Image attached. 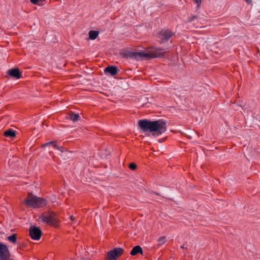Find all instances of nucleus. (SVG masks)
I'll return each instance as SVG.
<instances>
[{"instance_id":"nucleus-1","label":"nucleus","mask_w":260,"mask_h":260,"mask_svg":"<svg viewBox=\"0 0 260 260\" xmlns=\"http://www.w3.org/2000/svg\"><path fill=\"white\" fill-rule=\"evenodd\" d=\"M138 124L143 132H149L155 136L161 135L167 128L166 122L161 120L150 121L147 119H141L139 120Z\"/></svg>"},{"instance_id":"nucleus-2","label":"nucleus","mask_w":260,"mask_h":260,"mask_svg":"<svg viewBox=\"0 0 260 260\" xmlns=\"http://www.w3.org/2000/svg\"><path fill=\"white\" fill-rule=\"evenodd\" d=\"M26 205L34 208H42L47 205L46 200L37 197L31 193H29L27 198L24 200Z\"/></svg>"},{"instance_id":"nucleus-3","label":"nucleus","mask_w":260,"mask_h":260,"mask_svg":"<svg viewBox=\"0 0 260 260\" xmlns=\"http://www.w3.org/2000/svg\"><path fill=\"white\" fill-rule=\"evenodd\" d=\"M40 219L50 225L56 227L58 225V220L54 212H45L40 216Z\"/></svg>"},{"instance_id":"nucleus-4","label":"nucleus","mask_w":260,"mask_h":260,"mask_svg":"<svg viewBox=\"0 0 260 260\" xmlns=\"http://www.w3.org/2000/svg\"><path fill=\"white\" fill-rule=\"evenodd\" d=\"M145 54L146 56H145L144 58H153L165 57L166 55V52L164 49L156 48L149 52H145Z\"/></svg>"},{"instance_id":"nucleus-5","label":"nucleus","mask_w":260,"mask_h":260,"mask_svg":"<svg viewBox=\"0 0 260 260\" xmlns=\"http://www.w3.org/2000/svg\"><path fill=\"white\" fill-rule=\"evenodd\" d=\"M123 253V249L121 248H115L109 251L107 254V260H116Z\"/></svg>"},{"instance_id":"nucleus-6","label":"nucleus","mask_w":260,"mask_h":260,"mask_svg":"<svg viewBox=\"0 0 260 260\" xmlns=\"http://www.w3.org/2000/svg\"><path fill=\"white\" fill-rule=\"evenodd\" d=\"M173 32L169 29H164L157 34V37L160 39L162 43L167 42L173 36Z\"/></svg>"},{"instance_id":"nucleus-7","label":"nucleus","mask_w":260,"mask_h":260,"mask_svg":"<svg viewBox=\"0 0 260 260\" xmlns=\"http://www.w3.org/2000/svg\"><path fill=\"white\" fill-rule=\"evenodd\" d=\"M42 232L41 229L35 226H30L29 229V235L30 238L35 240H39L42 235Z\"/></svg>"},{"instance_id":"nucleus-8","label":"nucleus","mask_w":260,"mask_h":260,"mask_svg":"<svg viewBox=\"0 0 260 260\" xmlns=\"http://www.w3.org/2000/svg\"><path fill=\"white\" fill-rule=\"evenodd\" d=\"M124 56L127 58H134L138 59L139 58H144L145 56H146L145 52H133L131 51H127L124 54Z\"/></svg>"},{"instance_id":"nucleus-9","label":"nucleus","mask_w":260,"mask_h":260,"mask_svg":"<svg viewBox=\"0 0 260 260\" xmlns=\"http://www.w3.org/2000/svg\"><path fill=\"white\" fill-rule=\"evenodd\" d=\"M7 73L10 76L16 79H20L21 77V73L18 68H13L8 71Z\"/></svg>"},{"instance_id":"nucleus-10","label":"nucleus","mask_w":260,"mask_h":260,"mask_svg":"<svg viewBox=\"0 0 260 260\" xmlns=\"http://www.w3.org/2000/svg\"><path fill=\"white\" fill-rule=\"evenodd\" d=\"M49 145H52L54 148L59 150L61 152H63L65 151V148L64 147H59L56 145V141H51L45 144H44L41 145V147L43 148Z\"/></svg>"},{"instance_id":"nucleus-11","label":"nucleus","mask_w":260,"mask_h":260,"mask_svg":"<svg viewBox=\"0 0 260 260\" xmlns=\"http://www.w3.org/2000/svg\"><path fill=\"white\" fill-rule=\"evenodd\" d=\"M104 72L106 73H110L112 76H114L117 74L118 72V69L115 66H110L106 68L104 70Z\"/></svg>"},{"instance_id":"nucleus-12","label":"nucleus","mask_w":260,"mask_h":260,"mask_svg":"<svg viewBox=\"0 0 260 260\" xmlns=\"http://www.w3.org/2000/svg\"><path fill=\"white\" fill-rule=\"evenodd\" d=\"M138 253H143V249L140 246H136L134 247L130 252V254L132 255H136Z\"/></svg>"},{"instance_id":"nucleus-13","label":"nucleus","mask_w":260,"mask_h":260,"mask_svg":"<svg viewBox=\"0 0 260 260\" xmlns=\"http://www.w3.org/2000/svg\"><path fill=\"white\" fill-rule=\"evenodd\" d=\"M4 135L6 137L13 138L16 136V133L13 129H9L4 132Z\"/></svg>"},{"instance_id":"nucleus-14","label":"nucleus","mask_w":260,"mask_h":260,"mask_svg":"<svg viewBox=\"0 0 260 260\" xmlns=\"http://www.w3.org/2000/svg\"><path fill=\"white\" fill-rule=\"evenodd\" d=\"M99 32L95 30H90L89 31V39L90 40H95L98 36Z\"/></svg>"},{"instance_id":"nucleus-15","label":"nucleus","mask_w":260,"mask_h":260,"mask_svg":"<svg viewBox=\"0 0 260 260\" xmlns=\"http://www.w3.org/2000/svg\"><path fill=\"white\" fill-rule=\"evenodd\" d=\"M69 116V119L74 122L77 121L79 118V114L74 113H71V114H70Z\"/></svg>"},{"instance_id":"nucleus-16","label":"nucleus","mask_w":260,"mask_h":260,"mask_svg":"<svg viewBox=\"0 0 260 260\" xmlns=\"http://www.w3.org/2000/svg\"><path fill=\"white\" fill-rule=\"evenodd\" d=\"M7 239L13 244H15L17 242V236L15 234L12 235L11 236H8Z\"/></svg>"},{"instance_id":"nucleus-17","label":"nucleus","mask_w":260,"mask_h":260,"mask_svg":"<svg viewBox=\"0 0 260 260\" xmlns=\"http://www.w3.org/2000/svg\"><path fill=\"white\" fill-rule=\"evenodd\" d=\"M158 242H159V245L161 246L164 244L166 242V237H160L158 239Z\"/></svg>"},{"instance_id":"nucleus-18","label":"nucleus","mask_w":260,"mask_h":260,"mask_svg":"<svg viewBox=\"0 0 260 260\" xmlns=\"http://www.w3.org/2000/svg\"><path fill=\"white\" fill-rule=\"evenodd\" d=\"M198 18V16H193L192 17H188L186 22L187 23H190L192 21H193L194 20L197 19Z\"/></svg>"},{"instance_id":"nucleus-19","label":"nucleus","mask_w":260,"mask_h":260,"mask_svg":"<svg viewBox=\"0 0 260 260\" xmlns=\"http://www.w3.org/2000/svg\"><path fill=\"white\" fill-rule=\"evenodd\" d=\"M128 167L131 170L134 171L137 168V165L136 164L132 162L129 165Z\"/></svg>"},{"instance_id":"nucleus-20","label":"nucleus","mask_w":260,"mask_h":260,"mask_svg":"<svg viewBox=\"0 0 260 260\" xmlns=\"http://www.w3.org/2000/svg\"><path fill=\"white\" fill-rule=\"evenodd\" d=\"M45 0H30V2L34 5H37L39 2H43Z\"/></svg>"},{"instance_id":"nucleus-21","label":"nucleus","mask_w":260,"mask_h":260,"mask_svg":"<svg viewBox=\"0 0 260 260\" xmlns=\"http://www.w3.org/2000/svg\"><path fill=\"white\" fill-rule=\"evenodd\" d=\"M193 1L196 4H197L198 6L201 4V2H202V0H193Z\"/></svg>"},{"instance_id":"nucleus-22","label":"nucleus","mask_w":260,"mask_h":260,"mask_svg":"<svg viewBox=\"0 0 260 260\" xmlns=\"http://www.w3.org/2000/svg\"><path fill=\"white\" fill-rule=\"evenodd\" d=\"M245 1L247 4L250 5L252 3L251 0H243Z\"/></svg>"},{"instance_id":"nucleus-23","label":"nucleus","mask_w":260,"mask_h":260,"mask_svg":"<svg viewBox=\"0 0 260 260\" xmlns=\"http://www.w3.org/2000/svg\"><path fill=\"white\" fill-rule=\"evenodd\" d=\"M151 193L155 194L157 195V196H160V194L159 193L155 192V191H151Z\"/></svg>"},{"instance_id":"nucleus-24","label":"nucleus","mask_w":260,"mask_h":260,"mask_svg":"<svg viewBox=\"0 0 260 260\" xmlns=\"http://www.w3.org/2000/svg\"><path fill=\"white\" fill-rule=\"evenodd\" d=\"M70 219L73 221L74 220V219H75V218L73 215L70 216Z\"/></svg>"},{"instance_id":"nucleus-25","label":"nucleus","mask_w":260,"mask_h":260,"mask_svg":"<svg viewBox=\"0 0 260 260\" xmlns=\"http://www.w3.org/2000/svg\"><path fill=\"white\" fill-rule=\"evenodd\" d=\"M181 248H182V249H183V248H184V245H182V246H181Z\"/></svg>"}]
</instances>
